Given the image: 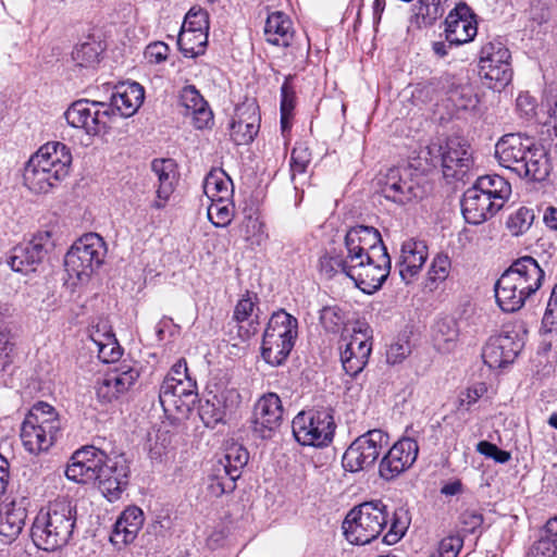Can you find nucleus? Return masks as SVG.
Returning a JSON list of instances; mask_svg holds the SVG:
<instances>
[{
	"instance_id": "nucleus-46",
	"label": "nucleus",
	"mask_w": 557,
	"mask_h": 557,
	"mask_svg": "<svg viewBox=\"0 0 557 557\" xmlns=\"http://www.w3.org/2000/svg\"><path fill=\"white\" fill-rule=\"evenodd\" d=\"M236 480L235 476H231L224 467L215 463L208 476L207 491L212 497H221L235 490Z\"/></svg>"
},
{
	"instance_id": "nucleus-50",
	"label": "nucleus",
	"mask_w": 557,
	"mask_h": 557,
	"mask_svg": "<svg viewBox=\"0 0 557 557\" xmlns=\"http://www.w3.org/2000/svg\"><path fill=\"white\" fill-rule=\"evenodd\" d=\"M451 270V262L447 255L438 253L436 255L429 268L425 278V288L430 292H433L438 288V286L444 283L449 276Z\"/></svg>"
},
{
	"instance_id": "nucleus-44",
	"label": "nucleus",
	"mask_w": 557,
	"mask_h": 557,
	"mask_svg": "<svg viewBox=\"0 0 557 557\" xmlns=\"http://www.w3.org/2000/svg\"><path fill=\"white\" fill-rule=\"evenodd\" d=\"M73 246L77 247L79 253H83V257L88 259L96 269L103 263L107 255V247L100 235L96 233L85 234L76 240Z\"/></svg>"
},
{
	"instance_id": "nucleus-23",
	"label": "nucleus",
	"mask_w": 557,
	"mask_h": 557,
	"mask_svg": "<svg viewBox=\"0 0 557 557\" xmlns=\"http://www.w3.org/2000/svg\"><path fill=\"white\" fill-rule=\"evenodd\" d=\"M345 341L346 344L341 351L342 366L346 374L356 376L369 361L372 351L370 335L367 330L354 329L352 334Z\"/></svg>"
},
{
	"instance_id": "nucleus-10",
	"label": "nucleus",
	"mask_w": 557,
	"mask_h": 557,
	"mask_svg": "<svg viewBox=\"0 0 557 557\" xmlns=\"http://www.w3.org/2000/svg\"><path fill=\"white\" fill-rule=\"evenodd\" d=\"M429 153L441 160L446 177L465 174L472 164V151L469 141L462 136H450L429 146Z\"/></svg>"
},
{
	"instance_id": "nucleus-26",
	"label": "nucleus",
	"mask_w": 557,
	"mask_h": 557,
	"mask_svg": "<svg viewBox=\"0 0 557 557\" xmlns=\"http://www.w3.org/2000/svg\"><path fill=\"white\" fill-rule=\"evenodd\" d=\"M34 162H39L55 177L65 178L70 173L72 153L70 148L60 141H49L42 145L32 157Z\"/></svg>"
},
{
	"instance_id": "nucleus-64",
	"label": "nucleus",
	"mask_w": 557,
	"mask_h": 557,
	"mask_svg": "<svg viewBox=\"0 0 557 557\" xmlns=\"http://www.w3.org/2000/svg\"><path fill=\"white\" fill-rule=\"evenodd\" d=\"M557 547L544 534L536 541L528 553V557H555Z\"/></svg>"
},
{
	"instance_id": "nucleus-42",
	"label": "nucleus",
	"mask_w": 557,
	"mask_h": 557,
	"mask_svg": "<svg viewBox=\"0 0 557 557\" xmlns=\"http://www.w3.org/2000/svg\"><path fill=\"white\" fill-rule=\"evenodd\" d=\"M433 343L441 352L453 351L459 341V327L457 321L450 317H445L436 321L433 327Z\"/></svg>"
},
{
	"instance_id": "nucleus-32",
	"label": "nucleus",
	"mask_w": 557,
	"mask_h": 557,
	"mask_svg": "<svg viewBox=\"0 0 557 557\" xmlns=\"http://www.w3.org/2000/svg\"><path fill=\"white\" fill-rule=\"evenodd\" d=\"M180 102L186 109V114L191 115L197 129H206L213 125V113L195 86L187 85L182 88Z\"/></svg>"
},
{
	"instance_id": "nucleus-51",
	"label": "nucleus",
	"mask_w": 557,
	"mask_h": 557,
	"mask_svg": "<svg viewBox=\"0 0 557 557\" xmlns=\"http://www.w3.org/2000/svg\"><path fill=\"white\" fill-rule=\"evenodd\" d=\"M240 234L250 246H260L268 239L264 222L256 213L245 216Z\"/></svg>"
},
{
	"instance_id": "nucleus-31",
	"label": "nucleus",
	"mask_w": 557,
	"mask_h": 557,
	"mask_svg": "<svg viewBox=\"0 0 557 557\" xmlns=\"http://www.w3.org/2000/svg\"><path fill=\"white\" fill-rule=\"evenodd\" d=\"M500 209L495 208L494 203L474 185L468 188L461 200V211L465 220L469 224H481L493 216Z\"/></svg>"
},
{
	"instance_id": "nucleus-49",
	"label": "nucleus",
	"mask_w": 557,
	"mask_h": 557,
	"mask_svg": "<svg viewBox=\"0 0 557 557\" xmlns=\"http://www.w3.org/2000/svg\"><path fill=\"white\" fill-rule=\"evenodd\" d=\"M207 213L208 219L214 226H227L231 224L235 213L233 197H224L222 199L210 200Z\"/></svg>"
},
{
	"instance_id": "nucleus-1",
	"label": "nucleus",
	"mask_w": 557,
	"mask_h": 557,
	"mask_svg": "<svg viewBox=\"0 0 557 557\" xmlns=\"http://www.w3.org/2000/svg\"><path fill=\"white\" fill-rule=\"evenodd\" d=\"M387 525L389 529L383 541L388 545L396 544L409 527L407 511L398 509L391 516L382 500H371L348 511L343 521V531L349 543L366 545L377 539Z\"/></svg>"
},
{
	"instance_id": "nucleus-40",
	"label": "nucleus",
	"mask_w": 557,
	"mask_h": 557,
	"mask_svg": "<svg viewBox=\"0 0 557 557\" xmlns=\"http://www.w3.org/2000/svg\"><path fill=\"white\" fill-rule=\"evenodd\" d=\"M24 184L36 194H46L57 186L63 177H55L54 173H50L39 162L28 160L24 170Z\"/></svg>"
},
{
	"instance_id": "nucleus-36",
	"label": "nucleus",
	"mask_w": 557,
	"mask_h": 557,
	"mask_svg": "<svg viewBox=\"0 0 557 557\" xmlns=\"http://www.w3.org/2000/svg\"><path fill=\"white\" fill-rule=\"evenodd\" d=\"M531 296L524 293L523 287L518 286L504 273L495 284V298L498 307L504 312L520 310Z\"/></svg>"
},
{
	"instance_id": "nucleus-56",
	"label": "nucleus",
	"mask_w": 557,
	"mask_h": 557,
	"mask_svg": "<svg viewBox=\"0 0 557 557\" xmlns=\"http://www.w3.org/2000/svg\"><path fill=\"white\" fill-rule=\"evenodd\" d=\"M181 29H188L190 32H209V15L208 12L201 8H191L183 22Z\"/></svg>"
},
{
	"instance_id": "nucleus-30",
	"label": "nucleus",
	"mask_w": 557,
	"mask_h": 557,
	"mask_svg": "<svg viewBox=\"0 0 557 557\" xmlns=\"http://www.w3.org/2000/svg\"><path fill=\"white\" fill-rule=\"evenodd\" d=\"M428 259V247L421 240L407 239L401 245L398 261L401 280L409 284L419 274Z\"/></svg>"
},
{
	"instance_id": "nucleus-20",
	"label": "nucleus",
	"mask_w": 557,
	"mask_h": 557,
	"mask_svg": "<svg viewBox=\"0 0 557 557\" xmlns=\"http://www.w3.org/2000/svg\"><path fill=\"white\" fill-rule=\"evenodd\" d=\"M263 33L265 41L270 45L290 48L289 53L293 60L305 59L308 55L309 46L307 48L294 46L295 29L287 14L281 11L269 13Z\"/></svg>"
},
{
	"instance_id": "nucleus-33",
	"label": "nucleus",
	"mask_w": 557,
	"mask_h": 557,
	"mask_svg": "<svg viewBox=\"0 0 557 557\" xmlns=\"http://www.w3.org/2000/svg\"><path fill=\"white\" fill-rule=\"evenodd\" d=\"M144 512L137 506L127 507L116 520L110 541L115 546L132 543L144 524Z\"/></svg>"
},
{
	"instance_id": "nucleus-41",
	"label": "nucleus",
	"mask_w": 557,
	"mask_h": 557,
	"mask_svg": "<svg viewBox=\"0 0 557 557\" xmlns=\"http://www.w3.org/2000/svg\"><path fill=\"white\" fill-rule=\"evenodd\" d=\"M473 185L490 198L495 208L502 209L511 195L510 183L497 174L480 176Z\"/></svg>"
},
{
	"instance_id": "nucleus-9",
	"label": "nucleus",
	"mask_w": 557,
	"mask_h": 557,
	"mask_svg": "<svg viewBox=\"0 0 557 557\" xmlns=\"http://www.w3.org/2000/svg\"><path fill=\"white\" fill-rule=\"evenodd\" d=\"M388 444V435L373 429L357 437L343 456V467L350 472H358L374 465L382 449Z\"/></svg>"
},
{
	"instance_id": "nucleus-17",
	"label": "nucleus",
	"mask_w": 557,
	"mask_h": 557,
	"mask_svg": "<svg viewBox=\"0 0 557 557\" xmlns=\"http://www.w3.org/2000/svg\"><path fill=\"white\" fill-rule=\"evenodd\" d=\"M523 347V342L515 330L503 331L491 336L482 350L484 363L491 369H500L512 363Z\"/></svg>"
},
{
	"instance_id": "nucleus-53",
	"label": "nucleus",
	"mask_w": 557,
	"mask_h": 557,
	"mask_svg": "<svg viewBox=\"0 0 557 557\" xmlns=\"http://www.w3.org/2000/svg\"><path fill=\"white\" fill-rule=\"evenodd\" d=\"M311 163V152L308 146L304 143H297L290 153V178L295 183L297 176H302L307 173V169Z\"/></svg>"
},
{
	"instance_id": "nucleus-39",
	"label": "nucleus",
	"mask_w": 557,
	"mask_h": 557,
	"mask_svg": "<svg viewBox=\"0 0 557 557\" xmlns=\"http://www.w3.org/2000/svg\"><path fill=\"white\" fill-rule=\"evenodd\" d=\"M89 338L95 346V350L98 352V358L102 362H115L122 356V348L107 323H99L92 326ZM89 349L94 351V348L90 347Z\"/></svg>"
},
{
	"instance_id": "nucleus-11",
	"label": "nucleus",
	"mask_w": 557,
	"mask_h": 557,
	"mask_svg": "<svg viewBox=\"0 0 557 557\" xmlns=\"http://www.w3.org/2000/svg\"><path fill=\"white\" fill-rule=\"evenodd\" d=\"M110 108L104 102L79 99L64 112L67 124L83 129L87 135H98L107 128Z\"/></svg>"
},
{
	"instance_id": "nucleus-54",
	"label": "nucleus",
	"mask_w": 557,
	"mask_h": 557,
	"mask_svg": "<svg viewBox=\"0 0 557 557\" xmlns=\"http://www.w3.org/2000/svg\"><path fill=\"white\" fill-rule=\"evenodd\" d=\"M533 221V210L521 207L509 215L506 224L512 236H520L531 227Z\"/></svg>"
},
{
	"instance_id": "nucleus-48",
	"label": "nucleus",
	"mask_w": 557,
	"mask_h": 557,
	"mask_svg": "<svg viewBox=\"0 0 557 557\" xmlns=\"http://www.w3.org/2000/svg\"><path fill=\"white\" fill-rule=\"evenodd\" d=\"M249 460V453L242 445L233 444L226 448L224 457L216 465L222 466L231 474L239 479L243 468Z\"/></svg>"
},
{
	"instance_id": "nucleus-47",
	"label": "nucleus",
	"mask_w": 557,
	"mask_h": 557,
	"mask_svg": "<svg viewBox=\"0 0 557 557\" xmlns=\"http://www.w3.org/2000/svg\"><path fill=\"white\" fill-rule=\"evenodd\" d=\"M177 45L181 52L187 58H195L202 54L208 45V34L181 29Z\"/></svg>"
},
{
	"instance_id": "nucleus-5",
	"label": "nucleus",
	"mask_w": 557,
	"mask_h": 557,
	"mask_svg": "<svg viewBox=\"0 0 557 557\" xmlns=\"http://www.w3.org/2000/svg\"><path fill=\"white\" fill-rule=\"evenodd\" d=\"M298 335V321L284 310L272 313L263 333L261 355L263 360L277 367L285 362Z\"/></svg>"
},
{
	"instance_id": "nucleus-63",
	"label": "nucleus",
	"mask_w": 557,
	"mask_h": 557,
	"mask_svg": "<svg viewBox=\"0 0 557 557\" xmlns=\"http://www.w3.org/2000/svg\"><path fill=\"white\" fill-rule=\"evenodd\" d=\"M170 48L163 41L149 44L145 49V58L150 64H160L169 57Z\"/></svg>"
},
{
	"instance_id": "nucleus-7",
	"label": "nucleus",
	"mask_w": 557,
	"mask_h": 557,
	"mask_svg": "<svg viewBox=\"0 0 557 557\" xmlns=\"http://www.w3.org/2000/svg\"><path fill=\"white\" fill-rule=\"evenodd\" d=\"M293 434L302 446L327 445L334 434L333 417L327 411H300L292 423Z\"/></svg>"
},
{
	"instance_id": "nucleus-16",
	"label": "nucleus",
	"mask_w": 557,
	"mask_h": 557,
	"mask_svg": "<svg viewBox=\"0 0 557 557\" xmlns=\"http://www.w3.org/2000/svg\"><path fill=\"white\" fill-rule=\"evenodd\" d=\"M381 193L398 205L408 203L422 196V189L407 168H392L380 180Z\"/></svg>"
},
{
	"instance_id": "nucleus-22",
	"label": "nucleus",
	"mask_w": 557,
	"mask_h": 557,
	"mask_svg": "<svg viewBox=\"0 0 557 557\" xmlns=\"http://www.w3.org/2000/svg\"><path fill=\"white\" fill-rule=\"evenodd\" d=\"M533 147V139L519 133H510L502 136L495 145V158L499 165L513 173H528L520 159Z\"/></svg>"
},
{
	"instance_id": "nucleus-27",
	"label": "nucleus",
	"mask_w": 557,
	"mask_h": 557,
	"mask_svg": "<svg viewBox=\"0 0 557 557\" xmlns=\"http://www.w3.org/2000/svg\"><path fill=\"white\" fill-rule=\"evenodd\" d=\"M504 274L518 286L523 287L524 293L530 296L541 288L545 277V273L539 262L530 256L517 259Z\"/></svg>"
},
{
	"instance_id": "nucleus-55",
	"label": "nucleus",
	"mask_w": 557,
	"mask_h": 557,
	"mask_svg": "<svg viewBox=\"0 0 557 557\" xmlns=\"http://www.w3.org/2000/svg\"><path fill=\"white\" fill-rule=\"evenodd\" d=\"M345 321V312L338 306H325L320 311V322L327 332H338Z\"/></svg>"
},
{
	"instance_id": "nucleus-28",
	"label": "nucleus",
	"mask_w": 557,
	"mask_h": 557,
	"mask_svg": "<svg viewBox=\"0 0 557 557\" xmlns=\"http://www.w3.org/2000/svg\"><path fill=\"white\" fill-rule=\"evenodd\" d=\"M151 170L158 178L156 199L151 208L162 210L166 207L178 182L177 165L173 159H156L151 163Z\"/></svg>"
},
{
	"instance_id": "nucleus-35",
	"label": "nucleus",
	"mask_w": 557,
	"mask_h": 557,
	"mask_svg": "<svg viewBox=\"0 0 557 557\" xmlns=\"http://www.w3.org/2000/svg\"><path fill=\"white\" fill-rule=\"evenodd\" d=\"M520 163L524 164L523 169H528V173H515L521 178H528L534 182L545 181L550 171L552 163L547 151L541 145L533 140V147H530L528 152L520 159Z\"/></svg>"
},
{
	"instance_id": "nucleus-25",
	"label": "nucleus",
	"mask_w": 557,
	"mask_h": 557,
	"mask_svg": "<svg viewBox=\"0 0 557 557\" xmlns=\"http://www.w3.org/2000/svg\"><path fill=\"white\" fill-rule=\"evenodd\" d=\"M195 387L193 380L180 381V379L164 377L159 392L160 404L164 411L188 410L196 399Z\"/></svg>"
},
{
	"instance_id": "nucleus-21",
	"label": "nucleus",
	"mask_w": 557,
	"mask_h": 557,
	"mask_svg": "<svg viewBox=\"0 0 557 557\" xmlns=\"http://www.w3.org/2000/svg\"><path fill=\"white\" fill-rule=\"evenodd\" d=\"M106 453L95 446H85L76 450L71 457L65 475L69 480L88 484L98 480Z\"/></svg>"
},
{
	"instance_id": "nucleus-43",
	"label": "nucleus",
	"mask_w": 557,
	"mask_h": 557,
	"mask_svg": "<svg viewBox=\"0 0 557 557\" xmlns=\"http://www.w3.org/2000/svg\"><path fill=\"white\" fill-rule=\"evenodd\" d=\"M203 193L209 200L234 196L231 177L221 169L211 170L203 181Z\"/></svg>"
},
{
	"instance_id": "nucleus-37",
	"label": "nucleus",
	"mask_w": 557,
	"mask_h": 557,
	"mask_svg": "<svg viewBox=\"0 0 557 557\" xmlns=\"http://www.w3.org/2000/svg\"><path fill=\"white\" fill-rule=\"evenodd\" d=\"M145 98L143 86L136 82L122 83L115 87L111 104L122 116L128 117L137 112Z\"/></svg>"
},
{
	"instance_id": "nucleus-19",
	"label": "nucleus",
	"mask_w": 557,
	"mask_h": 557,
	"mask_svg": "<svg viewBox=\"0 0 557 557\" xmlns=\"http://www.w3.org/2000/svg\"><path fill=\"white\" fill-rule=\"evenodd\" d=\"M283 421V406L275 393L261 396L253 406L252 432L260 438H271Z\"/></svg>"
},
{
	"instance_id": "nucleus-8",
	"label": "nucleus",
	"mask_w": 557,
	"mask_h": 557,
	"mask_svg": "<svg viewBox=\"0 0 557 557\" xmlns=\"http://www.w3.org/2000/svg\"><path fill=\"white\" fill-rule=\"evenodd\" d=\"M511 53L498 39L484 44L480 51V75L490 81V87L500 90L512 79Z\"/></svg>"
},
{
	"instance_id": "nucleus-62",
	"label": "nucleus",
	"mask_w": 557,
	"mask_h": 557,
	"mask_svg": "<svg viewBox=\"0 0 557 557\" xmlns=\"http://www.w3.org/2000/svg\"><path fill=\"white\" fill-rule=\"evenodd\" d=\"M476 451L486 458L493 459L495 462L498 463H506L511 459V455L507 450H503L498 448L495 444L487 442V441H481L476 444Z\"/></svg>"
},
{
	"instance_id": "nucleus-57",
	"label": "nucleus",
	"mask_w": 557,
	"mask_h": 557,
	"mask_svg": "<svg viewBox=\"0 0 557 557\" xmlns=\"http://www.w3.org/2000/svg\"><path fill=\"white\" fill-rule=\"evenodd\" d=\"M545 333H557V284L553 287L542 319Z\"/></svg>"
},
{
	"instance_id": "nucleus-29",
	"label": "nucleus",
	"mask_w": 557,
	"mask_h": 557,
	"mask_svg": "<svg viewBox=\"0 0 557 557\" xmlns=\"http://www.w3.org/2000/svg\"><path fill=\"white\" fill-rule=\"evenodd\" d=\"M258 302V295L247 290L235 305L233 320L237 323L238 336L243 341L249 339L258 332L259 317L256 312L259 311Z\"/></svg>"
},
{
	"instance_id": "nucleus-61",
	"label": "nucleus",
	"mask_w": 557,
	"mask_h": 557,
	"mask_svg": "<svg viewBox=\"0 0 557 557\" xmlns=\"http://www.w3.org/2000/svg\"><path fill=\"white\" fill-rule=\"evenodd\" d=\"M463 546V540L459 535L444 537L436 553L430 557H457Z\"/></svg>"
},
{
	"instance_id": "nucleus-15",
	"label": "nucleus",
	"mask_w": 557,
	"mask_h": 557,
	"mask_svg": "<svg viewBox=\"0 0 557 557\" xmlns=\"http://www.w3.org/2000/svg\"><path fill=\"white\" fill-rule=\"evenodd\" d=\"M139 377L136 368L120 364L109 369L96 384V395L100 403L111 404L127 394Z\"/></svg>"
},
{
	"instance_id": "nucleus-18",
	"label": "nucleus",
	"mask_w": 557,
	"mask_h": 557,
	"mask_svg": "<svg viewBox=\"0 0 557 557\" xmlns=\"http://www.w3.org/2000/svg\"><path fill=\"white\" fill-rule=\"evenodd\" d=\"M419 454V445L411 437L398 440L383 456L380 466V476L385 481H392L406 472L416 462Z\"/></svg>"
},
{
	"instance_id": "nucleus-60",
	"label": "nucleus",
	"mask_w": 557,
	"mask_h": 557,
	"mask_svg": "<svg viewBox=\"0 0 557 557\" xmlns=\"http://www.w3.org/2000/svg\"><path fill=\"white\" fill-rule=\"evenodd\" d=\"M294 76L292 74L285 76L281 86V112L293 114L296 106V92L292 84Z\"/></svg>"
},
{
	"instance_id": "nucleus-4",
	"label": "nucleus",
	"mask_w": 557,
	"mask_h": 557,
	"mask_svg": "<svg viewBox=\"0 0 557 557\" xmlns=\"http://www.w3.org/2000/svg\"><path fill=\"white\" fill-rule=\"evenodd\" d=\"M62 423L57 410L39 401L26 414L21 426V440L27 451H47L61 434Z\"/></svg>"
},
{
	"instance_id": "nucleus-58",
	"label": "nucleus",
	"mask_w": 557,
	"mask_h": 557,
	"mask_svg": "<svg viewBox=\"0 0 557 557\" xmlns=\"http://www.w3.org/2000/svg\"><path fill=\"white\" fill-rule=\"evenodd\" d=\"M487 392L484 383H476L459 394L458 408L470 410V408Z\"/></svg>"
},
{
	"instance_id": "nucleus-14",
	"label": "nucleus",
	"mask_w": 557,
	"mask_h": 557,
	"mask_svg": "<svg viewBox=\"0 0 557 557\" xmlns=\"http://www.w3.org/2000/svg\"><path fill=\"white\" fill-rule=\"evenodd\" d=\"M129 480V465L124 454H106L98 483L102 495L111 503L119 500Z\"/></svg>"
},
{
	"instance_id": "nucleus-45",
	"label": "nucleus",
	"mask_w": 557,
	"mask_h": 557,
	"mask_svg": "<svg viewBox=\"0 0 557 557\" xmlns=\"http://www.w3.org/2000/svg\"><path fill=\"white\" fill-rule=\"evenodd\" d=\"M64 267L69 276L75 277L79 282L88 281L97 270L74 246L65 255Z\"/></svg>"
},
{
	"instance_id": "nucleus-3",
	"label": "nucleus",
	"mask_w": 557,
	"mask_h": 557,
	"mask_svg": "<svg viewBox=\"0 0 557 557\" xmlns=\"http://www.w3.org/2000/svg\"><path fill=\"white\" fill-rule=\"evenodd\" d=\"M345 250L329 251L320 258V270L326 276L338 273V268L363 260L364 257L381 252L386 247L380 232L366 225L350 227L344 238Z\"/></svg>"
},
{
	"instance_id": "nucleus-38",
	"label": "nucleus",
	"mask_w": 557,
	"mask_h": 557,
	"mask_svg": "<svg viewBox=\"0 0 557 557\" xmlns=\"http://www.w3.org/2000/svg\"><path fill=\"white\" fill-rule=\"evenodd\" d=\"M27 510L23 502L13 500L0 508V535L7 543L14 541L23 531Z\"/></svg>"
},
{
	"instance_id": "nucleus-34",
	"label": "nucleus",
	"mask_w": 557,
	"mask_h": 557,
	"mask_svg": "<svg viewBox=\"0 0 557 557\" xmlns=\"http://www.w3.org/2000/svg\"><path fill=\"white\" fill-rule=\"evenodd\" d=\"M259 129V116L257 108L249 106L247 108H237L236 114L230 124V136L236 145H247L251 143Z\"/></svg>"
},
{
	"instance_id": "nucleus-52",
	"label": "nucleus",
	"mask_w": 557,
	"mask_h": 557,
	"mask_svg": "<svg viewBox=\"0 0 557 557\" xmlns=\"http://www.w3.org/2000/svg\"><path fill=\"white\" fill-rule=\"evenodd\" d=\"M103 49L96 40L86 41L74 47L72 60L79 67H94L100 60Z\"/></svg>"
},
{
	"instance_id": "nucleus-2",
	"label": "nucleus",
	"mask_w": 557,
	"mask_h": 557,
	"mask_svg": "<svg viewBox=\"0 0 557 557\" xmlns=\"http://www.w3.org/2000/svg\"><path fill=\"white\" fill-rule=\"evenodd\" d=\"M76 522V506L65 498L54 499L36 515L30 528L32 541L45 552L61 549L73 539Z\"/></svg>"
},
{
	"instance_id": "nucleus-24",
	"label": "nucleus",
	"mask_w": 557,
	"mask_h": 557,
	"mask_svg": "<svg viewBox=\"0 0 557 557\" xmlns=\"http://www.w3.org/2000/svg\"><path fill=\"white\" fill-rule=\"evenodd\" d=\"M446 40L455 46L470 42L478 33L475 15L466 3H459L445 18Z\"/></svg>"
},
{
	"instance_id": "nucleus-59",
	"label": "nucleus",
	"mask_w": 557,
	"mask_h": 557,
	"mask_svg": "<svg viewBox=\"0 0 557 557\" xmlns=\"http://www.w3.org/2000/svg\"><path fill=\"white\" fill-rule=\"evenodd\" d=\"M411 352V345L405 337L397 338L392 343L386 351L388 363L396 364L406 359Z\"/></svg>"
},
{
	"instance_id": "nucleus-12",
	"label": "nucleus",
	"mask_w": 557,
	"mask_h": 557,
	"mask_svg": "<svg viewBox=\"0 0 557 557\" xmlns=\"http://www.w3.org/2000/svg\"><path fill=\"white\" fill-rule=\"evenodd\" d=\"M240 404V395L234 388L209 391L199 406V417L207 428L225 424Z\"/></svg>"
},
{
	"instance_id": "nucleus-6",
	"label": "nucleus",
	"mask_w": 557,
	"mask_h": 557,
	"mask_svg": "<svg viewBox=\"0 0 557 557\" xmlns=\"http://www.w3.org/2000/svg\"><path fill=\"white\" fill-rule=\"evenodd\" d=\"M391 272V258L387 249L364 257L363 260L338 268L363 293L372 294L381 288Z\"/></svg>"
},
{
	"instance_id": "nucleus-13",
	"label": "nucleus",
	"mask_w": 557,
	"mask_h": 557,
	"mask_svg": "<svg viewBox=\"0 0 557 557\" xmlns=\"http://www.w3.org/2000/svg\"><path fill=\"white\" fill-rule=\"evenodd\" d=\"M52 247L50 233L38 232L29 242L17 245L11 250L8 264L15 272L23 274L34 272Z\"/></svg>"
}]
</instances>
